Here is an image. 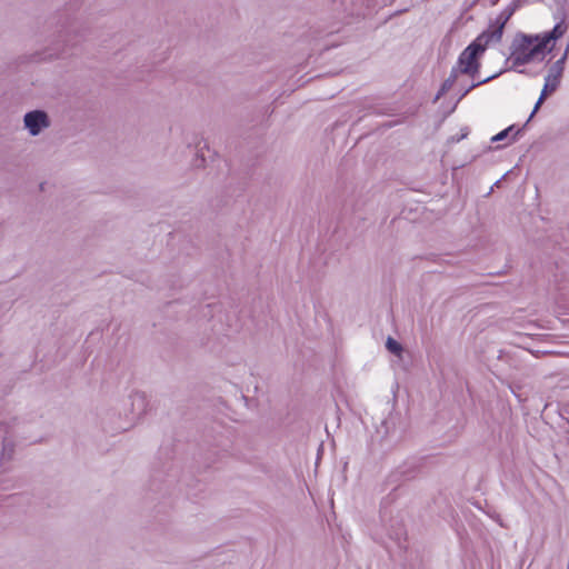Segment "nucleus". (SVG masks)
Wrapping results in <instances>:
<instances>
[{
    "instance_id": "obj_1",
    "label": "nucleus",
    "mask_w": 569,
    "mask_h": 569,
    "mask_svg": "<svg viewBox=\"0 0 569 569\" xmlns=\"http://www.w3.org/2000/svg\"><path fill=\"white\" fill-rule=\"evenodd\" d=\"M482 56H483V52H481L480 46L472 44L470 42L461 51L456 64L452 67V69L456 72H458L459 74H465V76H468L473 79V82L469 87L465 88L461 91L459 100L463 99L475 88L490 82L491 80L498 78L503 72V71H499V72L491 74L485 79L475 81V79L477 78V76L480 71V68H481L480 59Z\"/></svg>"
},
{
    "instance_id": "obj_2",
    "label": "nucleus",
    "mask_w": 569,
    "mask_h": 569,
    "mask_svg": "<svg viewBox=\"0 0 569 569\" xmlns=\"http://www.w3.org/2000/svg\"><path fill=\"white\" fill-rule=\"evenodd\" d=\"M543 53L545 44L539 43L536 36L520 32L511 43V56L509 58L512 61L511 69L515 70L519 66H525Z\"/></svg>"
},
{
    "instance_id": "obj_3",
    "label": "nucleus",
    "mask_w": 569,
    "mask_h": 569,
    "mask_svg": "<svg viewBox=\"0 0 569 569\" xmlns=\"http://www.w3.org/2000/svg\"><path fill=\"white\" fill-rule=\"evenodd\" d=\"M178 468L172 462H166L161 467H154L151 475V487L160 491L163 487L169 488L178 482Z\"/></svg>"
},
{
    "instance_id": "obj_4",
    "label": "nucleus",
    "mask_w": 569,
    "mask_h": 569,
    "mask_svg": "<svg viewBox=\"0 0 569 569\" xmlns=\"http://www.w3.org/2000/svg\"><path fill=\"white\" fill-rule=\"evenodd\" d=\"M51 124L49 114L41 109L28 111L23 116V126L32 137L39 136L44 129Z\"/></svg>"
},
{
    "instance_id": "obj_5",
    "label": "nucleus",
    "mask_w": 569,
    "mask_h": 569,
    "mask_svg": "<svg viewBox=\"0 0 569 569\" xmlns=\"http://www.w3.org/2000/svg\"><path fill=\"white\" fill-rule=\"evenodd\" d=\"M569 46L565 50L562 57L558 59L548 70L547 76L545 77L543 90L549 93H553L558 87L560 86V81L562 78V73L565 70V63L568 57Z\"/></svg>"
},
{
    "instance_id": "obj_6",
    "label": "nucleus",
    "mask_w": 569,
    "mask_h": 569,
    "mask_svg": "<svg viewBox=\"0 0 569 569\" xmlns=\"http://www.w3.org/2000/svg\"><path fill=\"white\" fill-rule=\"evenodd\" d=\"M400 417L390 413L386 419L381 421L380 426L377 428V433L380 435L382 439L397 441L402 437L403 432V429L398 427Z\"/></svg>"
},
{
    "instance_id": "obj_7",
    "label": "nucleus",
    "mask_w": 569,
    "mask_h": 569,
    "mask_svg": "<svg viewBox=\"0 0 569 569\" xmlns=\"http://www.w3.org/2000/svg\"><path fill=\"white\" fill-rule=\"evenodd\" d=\"M416 475L413 467L402 466L393 471L388 478V485L392 486L391 491L403 495V481L410 480Z\"/></svg>"
},
{
    "instance_id": "obj_8",
    "label": "nucleus",
    "mask_w": 569,
    "mask_h": 569,
    "mask_svg": "<svg viewBox=\"0 0 569 569\" xmlns=\"http://www.w3.org/2000/svg\"><path fill=\"white\" fill-rule=\"evenodd\" d=\"M502 34V27H499L496 23L491 22L489 28L482 31L473 41H471V43L480 46L481 52L485 53L487 47L490 43L500 42Z\"/></svg>"
},
{
    "instance_id": "obj_9",
    "label": "nucleus",
    "mask_w": 569,
    "mask_h": 569,
    "mask_svg": "<svg viewBox=\"0 0 569 569\" xmlns=\"http://www.w3.org/2000/svg\"><path fill=\"white\" fill-rule=\"evenodd\" d=\"M567 31V24L565 20H560L555 24V27L542 34H535L538 38L539 43L545 44V51L548 49L550 43H555L558 39H560L565 32Z\"/></svg>"
},
{
    "instance_id": "obj_10",
    "label": "nucleus",
    "mask_w": 569,
    "mask_h": 569,
    "mask_svg": "<svg viewBox=\"0 0 569 569\" xmlns=\"http://www.w3.org/2000/svg\"><path fill=\"white\" fill-rule=\"evenodd\" d=\"M549 94H550V93H549V92H547L546 90H543V89L541 90V93H540V96H539V98H538V100H537V102H536V104H535V107H533V109H532V111H531V113H530V116H529V118H528L527 122H526L521 128H518V129H517L516 133H515V134H512V137L510 138V140H509L508 144L518 140V138L522 134V132H523L525 128L527 127L528 122H529V121L533 118V116L538 112V110L540 109L541 104L545 102V100L547 99V97H548Z\"/></svg>"
},
{
    "instance_id": "obj_11",
    "label": "nucleus",
    "mask_w": 569,
    "mask_h": 569,
    "mask_svg": "<svg viewBox=\"0 0 569 569\" xmlns=\"http://www.w3.org/2000/svg\"><path fill=\"white\" fill-rule=\"evenodd\" d=\"M520 7V1L519 0H515L512 1L509 6H507L499 14L498 17L492 21L493 23H496L497 26L499 27H502V29L505 30V27L507 24V22L509 21V19L513 16V13L516 12V10Z\"/></svg>"
},
{
    "instance_id": "obj_12",
    "label": "nucleus",
    "mask_w": 569,
    "mask_h": 569,
    "mask_svg": "<svg viewBox=\"0 0 569 569\" xmlns=\"http://www.w3.org/2000/svg\"><path fill=\"white\" fill-rule=\"evenodd\" d=\"M472 505L479 510L486 512L491 518L496 519L497 521L500 520V516L495 510H491V507L489 506V500H472Z\"/></svg>"
},
{
    "instance_id": "obj_13",
    "label": "nucleus",
    "mask_w": 569,
    "mask_h": 569,
    "mask_svg": "<svg viewBox=\"0 0 569 569\" xmlns=\"http://www.w3.org/2000/svg\"><path fill=\"white\" fill-rule=\"evenodd\" d=\"M14 452V445L8 437L3 438L1 460H11Z\"/></svg>"
},
{
    "instance_id": "obj_14",
    "label": "nucleus",
    "mask_w": 569,
    "mask_h": 569,
    "mask_svg": "<svg viewBox=\"0 0 569 569\" xmlns=\"http://www.w3.org/2000/svg\"><path fill=\"white\" fill-rule=\"evenodd\" d=\"M386 348L390 353L396 356H400L401 352L403 351L402 345L392 337L387 338Z\"/></svg>"
},
{
    "instance_id": "obj_15",
    "label": "nucleus",
    "mask_w": 569,
    "mask_h": 569,
    "mask_svg": "<svg viewBox=\"0 0 569 569\" xmlns=\"http://www.w3.org/2000/svg\"><path fill=\"white\" fill-rule=\"evenodd\" d=\"M390 538L396 540V542L400 549H403L405 551H407L408 547H407V545H405L407 537H406V531L402 528H399L397 531H395V533H390Z\"/></svg>"
},
{
    "instance_id": "obj_16",
    "label": "nucleus",
    "mask_w": 569,
    "mask_h": 569,
    "mask_svg": "<svg viewBox=\"0 0 569 569\" xmlns=\"http://www.w3.org/2000/svg\"><path fill=\"white\" fill-rule=\"evenodd\" d=\"M131 399H132V406L133 407L137 406L139 408V413H142L146 411L147 401H146V396L143 393L134 392L131 396Z\"/></svg>"
},
{
    "instance_id": "obj_17",
    "label": "nucleus",
    "mask_w": 569,
    "mask_h": 569,
    "mask_svg": "<svg viewBox=\"0 0 569 569\" xmlns=\"http://www.w3.org/2000/svg\"><path fill=\"white\" fill-rule=\"evenodd\" d=\"M517 129L518 128L516 127V124H511V126L507 127L506 129H503L500 132H498L497 134H495L491 138V142H498V141H502V140L507 139L511 132H513V134H515Z\"/></svg>"
},
{
    "instance_id": "obj_18",
    "label": "nucleus",
    "mask_w": 569,
    "mask_h": 569,
    "mask_svg": "<svg viewBox=\"0 0 569 569\" xmlns=\"http://www.w3.org/2000/svg\"><path fill=\"white\" fill-rule=\"evenodd\" d=\"M459 73L451 69L449 77L442 82V91H449L458 79Z\"/></svg>"
},
{
    "instance_id": "obj_19",
    "label": "nucleus",
    "mask_w": 569,
    "mask_h": 569,
    "mask_svg": "<svg viewBox=\"0 0 569 569\" xmlns=\"http://www.w3.org/2000/svg\"><path fill=\"white\" fill-rule=\"evenodd\" d=\"M73 29H68L66 30L64 32V36H63V42L66 46H74L76 44V41H73V39L71 38V33H72Z\"/></svg>"
},
{
    "instance_id": "obj_20",
    "label": "nucleus",
    "mask_w": 569,
    "mask_h": 569,
    "mask_svg": "<svg viewBox=\"0 0 569 569\" xmlns=\"http://www.w3.org/2000/svg\"><path fill=\"white\" fill-rule=\"evenodd\" d=\"M402 569H421V563L419 561L412 562L409 560H405L402 563Z\"/></svg>"
},
{
    "instance_id": "obj_21",
    "label": "nucleus",
    "mask_w": 569,
    "mask_h": 569,
    "mask_svg": "<svg viewBox=\"0 0 569 569\" xmlns=\"http://www.w3.org/2000/svg\"><path fill=\"white\" fill-rule=\"evenodd\" d=\"M447 93V91H442V87H440V89L438 90L433 101H438L442 96H445Z\"/></svg>"
},
{
    "instance_id": "obj_22",
    "label": "nucleus",
    "mask_w": 569,
    "mask_h": 569,
    "mask_svg": "<svg viewBox=\"0 0 569 569\" xmlns=\"http://www.w3.org/2000/svg\"><path fill=\"white\" fill-rule=\"evenodd\" d=\"M467 136H468V131L462 132V133H461V134H459V137H457V138H452V140H453V141L459 142L460 140L465 139Z\"/></svg>"
},
{
    "instance_id": "obj_23",
    "label": "nucleus",
    "mask_w": 569,
    "mask_h": 569,
    "mask_svg": "<svg viewBox=\"0 0 569 569\" xmlns=\"http://www.w3.org/2000/svg\"><path fill=\"white\" fill-rule=\"evenodd\" d=\"M328 505L332 508L333 507V502L335 500L333 499H330V500H327Z\"/></svg>"
}]
</instances>
